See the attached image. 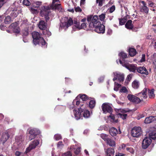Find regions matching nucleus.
Masks as SVG:
<instances>
[{"label":"nucleus","mask_w":156,"mask_h":156,"mask_svg":"<svg viewBox=\"0 0 156 156\" xmlns=\"http://www.w3.org/2000/svg\"><path fill=\"white\" fill-rule=\"evenodd\" d=\"M109 132L112 136H115L118 133L120 134L121 133L120 129H119V131H118L117 129L114 127L111 128L109 129Z\"/></svg>","instance_id":"22"},{"label":"nucleus","mask_w":156,"mask_h":156,"mask_svg":"<svg viewBox=\"0 0 156 156\" xmlns=\"http://www.w3.org/2000/svg\"><path fill=\"white\" fill-rule=\"evenodd\" d=\"M41 2H37L34 4L33 6L35 8H38L41 5Z\"/></svg>","instance_id":"45"},{"label":"nucleus","mask_w":156,"mask_h":156,"mask_svg":"<svg viewBox=\"0 0 156 156\" xmlns=\"http://www.w3.org/2000/svg\"><path fill=\"white\" fill-rule=\"evenodd\" d=\"M126 145L124 144H122L120 145L118 148V150H121L122 149L125 150L126 147Z\"/></svg>","instance_id":"47"},{"label":"nucleus","mask_w":156,"mask_h":156,"mask_svg":"<svg viewBox=\"0 0 156 156\" xmlns=\"http://www.w3.org/2000/svg\"><path fill=\"white\" fill-rule=\"evenodd\" d=\"M105 152L108 156H114V155L115 151L112 148H108Z\"/></svg>","instance_id":"25"},{"label":"nucleus","mask_w":156,"mask_h":156,"mask_svg":"<svg viewBox=\"0 0 156 156\" xmlns=\"http://www.w3.org/2000/svg\"><path fill=\"white\" fill-rule=\"evenodd\" d=\"M95 100H92L90 101L89 103V106L91 108H93L95 106Z\"/></svg>","instance_id":"36"},{"label":"nucleus","mask_w":156,"mask_h":156,"mask_svg":"<svg viewBox=\"0 0 156 156\" xmlns=\"http://www.w3.org/2000/svg\"><path fill=\"white\" fill-rule=\"evenodd\" d=\"M38 27L40 29L44 30L46 28V23L44 21L41 20L39 23Z\"/></svg>","instance_id":"26"},{"label":"nucleus","mask_w":156,"mask_h":156,"mask_svg":"<svg viewBox=\"0 0 156 156\" xmlns=\"http://www.w3.org/2000/svg\"><path fill=\"white\" fill-rule=\"evenodd\" d=\"M72 154L70 151H68L62 154V156H71Z\"/></svg>","instance_id":"54"},{"label":"nucleus","mask_w":156,"mask_h":156,"mask_svg":"<svg viewBox=\"0 0 156 156\" xmlns=\"http://www.w3.org/2000/svg\"><path fill=\"white\" fill-rule=\"evenodd\" d=\"M119 61L120 63L123 66L125 67L128 69L130 71L133 73H135L137 71V68L136 67V65L129 64L126 63H123L121 61V58L119 59Z\"/></svg>","instance_id":"5"},{"label":"nucleus","mask_w":156,"mask_h":156,"mask_svg":"<svg viewBox=\"0 0 156 156\" xmlns=\"http://www.w3.org/2000/svg\"><path fill=\"white\" fill-rule=\"evenodd\" d=\"M114 75H115L117 79L119 82H123L124 80V75L123 74L119 72H115L113 73Z\"/></svg>","instance_id":"23"},{"label":"nucleus","mask_w":156,"mask_h":156,"mask_svg":"<svg viewBox=\"0 0 156 156\" xmlns=\"http://www.w3.org/2000/svg\"><path fill=\"white\" fill-rule=\"evenodd\" d=\"M32 34L33 39V42L34 45L41 44L42 46L46 47L47 44L43 38L41 37L40 33L34 31L32 32Z\"/></svg>","instance_id":"2"},{"label":"nucleus","mask_w":156,"mask_h":156,"mask_svg":"<svg viewBox=\"0 0 156 156\" xmlns=\"http://www.w3.org/2000/svg\"><path fill=\"white\" fill-rule=\"evenodd\" d=\"M126 150L128 151L129 152L132 154L134 152L133 149L132 147H126Z\"/></svg>","instance_id":"49"},{"label":"nucleus","mask_w":156,"mask_h":156,"mask_svg":"<svg viewBox=\"0 0 156 156\" xmlns=\"http://www.w3.org/2000/svg\"><path fill=\"white\" fill-rule=\"evenodd\" d=\"M95 28L94 30L97 33H104L105 31V27L101 23L98 25H97V26L94 27Z\"/></svg>","instance_id":"16"},{"label":"nucleus","mask_w":156,"mask_h":156,"mask_svg":"<svg viewBox=\"0 0 156 156\" xmlns=\"http://www.w3.org/2000/svg\"><path fill=\"white\" fill-rule=\"evenodd\" d=\"M145 60V55L143 54L142 55V58L140 60V62H144Z\"/></svg>","instance_id":"61"},{"label":"nucleus","mask_w":156,"mask_h":156,"mask_svg":"<svg viewBox=\"0 0 156 156\" xmlns=\"http://www.w3.org/2000/svg\"><path fill=\"white\" fill-rule=\"evenodd\" d=\"M149 96L150 98H152L154 97V90H149L148 92Z\"/></svg>","instance_id":"42"},{"label":"nucleus","mask_w":156,"mask_h":156,"mask_svg":"<svg viewBox=\"0 0 156 156\" xmlns=\"http://www.w3.org/2000/svg\"><path fill=\"white\" fill-rule=\"evenodd\" d=\"M42 33L47 37H49L51 35V32L48 29H45L43 30Z\"/></svg>","instance_id":"34"},{"label":"nucleus","mask_w":156,"mask_h":156,"mask_svg":"<svg viewBox=\"0 0 156 156\" xmlns=\"http://www.w3.org/2000/svg\"><path fill=\"white\" fill-rule=\"evenodd\" d=\"M63 146V144H62V142L61 141L59 142L57 144V147L58 148H62Z\"/></svg>","instance_id":"53"},{"label":"nucleus","mask_w":156,"mask_h":156,"mask_svg":"<svg viewBox=\"0 0 156 156\" xmlns=\"http://www.w3.org/2000/svg\"><path fill=\"white\" fill-rule=\"evenodd\" d=\"M106 142L107 144L111 147L114 146L115 145V141L109 138L107 140Z\"/></svg>","instance_id":"31"},{"label":"nucleus","mask_w":156,"mask_h":156,"mask_svg":"<svg viewBox=\"0 0 156 156\" xmlns=\"http://www.w3.org/2000/svg\"><path fill=\"white\" fill-rule=\"evenodd\" d=\"M11 22V19L9 16L6 17L4 20L5 23L6 24H9Z\"/></svg>","instance_id":"38"},{"label":"nucleus","mask_w":156,"mask_h":156,"mask_svg":"<svg viewBox=\"0 0 156 156\" xmlns=\"http://www.w3.org/2000/svg\"><path fill=\"white\" fill-rule=\"evenodd\" d=\"M149 136L150 138L154 140H156V132H153L150 133L149 134Z\"/></svg>","instance_id":"37"},{"label":"nucleus","mask_w":156,"mask_h":156,"mask_svg":"<svg viewBox=\"0 0 156 156\" xmlns=\"http://www.w3.org/2000/svg\"><path fill=\"white\" fill-rule=\"evenodd\" d=\"M78 96H79V98H80L82 101H86L87 99V96L85 94H80Z\"/></svg>","instance_id":"35"},{"label":"nucleus","mask_w":156,"mask_h":156,"mask_svg":"<svg viewBox=\"0 0 156 156\" xmlns=\"http://www.w3.org/2000/svg\"><path fill=\"white\" fill-rule=\"evenodd\" d=\"M83 113V117L86 119L89 118L91 115V114L89 111L87 110H84L81 108H78L77 110H73V113L74 115V117L76 120L80 119L82 116L81 113Z\"/></svg>","instance_id":"3"},{"label":"nucleus","mask_w":156,"mask_h":156,"mask_svg":"<svg viewBox=\"0 0 156 156\" xmlns=\"http://www.w3.org/2000/svg\"><path fill=\"white\" fill-rule=\"evenodd\" d=\"M154 121H156V117L151 116L147 117L144 120V122L146 124L150 123Z\"/></svg>","instance_id":"24"},{"label":"nucleus","mask_w":156,"mask_h":156,"mask_svg":"<svg viewBox=\"0 0 156 156\" xmlns=\"http://www.w3.org/2000/svg\"><path fill=\"white\" fill-rule=\"evenodd\" d=\"M17 23H12L10 26V28H12V30L14 32L19 33L20 32V28L16 27Z\"/></svg>","instance_id":"27"},{"label":"nucleus","mask_w":156,"mask_h":156,"mask_svg":"<svg viewBox=\"0 0 156 156\" xmlns=\"http://www.w3.org/2000/svg\"><path fill=\"white\" fill-rule=\"evenodd\" d=\"M20 153L19 151H16L15 152V155L16 156H20Z\"/></svg>","instance_id":"64"},{"label":"nucleus","mask_w":156,"mask_h":156,"mask_svg":"<svg viewBox=\"0 0 156 156\" xmlns=\"http://www.w3.org/2000/svg\"><path fill=\"white\" fill-rule=\"evenodd\" d=\"M10 136L7 132L3 133L0 135V140L4 144L9 139Z\"/></svg>","instance_id":"14"},{"label":"nucleus","mask_w":156,"mask_h":156,"mask_svg":"<svg viewBox=\"0 0 156 156\" xmlns=\"http://www.w3.org/2000/svg\"><path fill=\"white\" fill-rule=\"evenodd\" d=\"M73 23V21L71 18L65 17L63 18V22L62 21L60 24V27L65 29L68 28Z\"/></svg>","instance_id":"4"},{"label":"nucleus","mask_w":156,"mask_h":156,"mask_svg":"<svg viewBox=\"0 0 156 156\" xmlns=\"http://www.w3.org/2000/svg\"><path fill=\"white\" fill-rule=\"evenodd\" d=\"M112 30L110 29H109L108 30V31H107V34L109 35H110L112 34Z\"/></svg>","instance_id":"62"},{"label":"nucleus","mask_w":156,"mask_h":156,"mask_svg":"<svg viewBox=\"0 0 156 156\" xmlns=\"http://www.w3.org/2000/svg\"><path fill=\"white\" fill-rule=\"evenodd\" d=\"M139 82L137 80H135L132 82V87L135 89H137L139 87Z\"/></svg>","instance_id":"28"},{"label":"nucleus","mask_w":156,"mask_h":156,"mask_svg":"<svg viewBox=\"0 0 156 156\" xmlns=\"http://www.w3.org/2000/svg\"><path fill=\"white\" fill-rule=\"evenodd\" d=\"M132 136L134 137H138L142 134L141 129L140 127H135L132 130Z\"/></svg>","instance_id":"6"},{"label":"nucleus","mask_w":156,"mask_h":156,"mask_svg":"<svg viewBox=\"0 0 156 156\" xmlns=\"http://www.w3.org/2000/svg\"><path fill=\"white\" fill-rule=\"evenodd\" d=\"M132 21L131 20H128L125 24V27L127 29H131L133 28Z\"/></svg>","instance_id":"29"},{"label":"nucleus","mask_w":156,"mask_h":156,"mask_svg":"<svg viewBox=\"0 0 156 156\" xmlns=\"http://www.w3.org/2000/svg\"><path fill=\"white\" fill-rule=\"evenodd\" d=\"M147 89L145 88L141 93L136 94V96L139 95V96L141 98L142 100L145 99L147 97Z\"/></svg>","instance_id":"20"},{"label":"nucleus","mask_w":156,"mask_h":156,"mask_svg":"<svg viewBox=\"0 0 156 156\" xmlns=\"http://www.w3.org/2000/svg\"><path fill=\"white\" fill-rule=\"evenodd\" d=\"M92 16H88L87 17V21L89 22H90V23L91 22L90 21H91V20H92Z\"/></svg>","instance_id":"59"},{"label":"nucleus","mask_w":156,"mask_h":156,"mask_svg":"<svg viewBox=\"0 0 156 156\" xmlns=\"http://www.w3.org/2000/svg\"><path fill=\"white\" fill-rule=\"evenodd\" d=\"M140 11L141 12H144L147 13L148 12L149 9L146 6H143L141 7Z\"/></svg>","instance_id":"33"},{"label":"nucleus","mask_w":156,"mask_h":156,"mask_svg":"<svg viewBox=\"0 0 156 156\" xmlns=\"http://www.w3.org/2000/svg\"><path fill=\"white\" fill-rule=\"evenodd\" d=\"M59 0H53L52 3L50 7L49 6H43L41 9L40 15L44 17L46 22L50 19H52L53 15L51 13V9L60 10L61 9V4H57Z\"/></svg>","instance_id":"1"},{"label":"nucleus","mask_w":156,"mask_h":156,"mask_svg":"<svg viewBox=\"0 0 156 156\" xmlns=\"http://www.w3.org/2000/svg\"><path fill=\"white\" fill-rule=\"evenodd\" d=\"M62 136L60 134H56L54 136V138L56 140H58L61 139Z\"/></svg>","instance_id":"44"},{"label":"nucleus","mask_w":156,"mask_h":156,"mask_svg":"<svg viewBox=\"0 0 156 156\" xmlns=\"http://www.w3.org/2000/svg\"><path fill=\"white\" fill-rule=\"evenodd\" d=\"M137 72L142 74L147 75L148 72L146 68L144 66H140L137 68Z\"/></svg>","instance_id":"21"},{"label":"nucleus","mask_w":156,"mask_h":156,"mask_svg":"<svg viewBox=\"0 0 156 156\" xmlns=\"http://www.w3.org/2000/svg\"><path fill=\"white\" fill-rule=\"evenodd\" d=\"M105 17V14H102L99 16L100 20L101 21L103 20Z\"/></svg>","instance_id":"51"},{"label":"nucleus","mask_w":156,"mask_h":156,"mask_svg":"<svg viewBox=\"0 0 156 156\" xmlns=\"http://www.w3.org/2000/svg\"><path fill=\"white\" fill-rule=\"evenodd\" d=\"M80 148L78 147L76 149V150L75 151V153L76 154H78L80 151Z\"/></svg>","instance_id":"58"},{"label":"nucleus","mask_w":156,"mask_h":156,"mask_svg":"<svg viewBox=\"0 0 156 156\" xmlns=\"http://www.w3.org/2000/svg\"><path fill=\"white\" fill-rule=\"evenodd\" d=\"M28 132L30 134L29 136V139L30 140L34 138L36 136L40 133V131L38 129L35 128L28 130Z\"/></svg>","instance_id":"9"},{"label":"nucleus","mask_w":156,"mask_h":156,"mask_svg":"<svg viewBox=\"0 0 156 156\" xmlns=\"http://www.w3.org/2000/svg\"><path fill=\"white\" fill-rule=\"evenodd\" d=\"M151 142V139L149 137H146L143 140L142 143V147L143 149L147 148Z\"/></svg>","instance_id":"15"},{"label":"nucleus","mask_w":156,"mask_h":156,"mask_svg":"<svg viewBox=\"0 0 156 156\" xmlns=\"http://www.w3.org/2000/svg\"><path fill=\"white\" fill-rule=\"evenodd\" d=\"M127 98L131 102L136 104L139 103L141 101L140 99L136 96L131 94H129L127 95Z\"/></svg>","instance_id":"11"},{"label":"nucleus","mask_w":156,"mask_h":156,"mask_svg":"<svg viewBox=\"0 0 156 156\" xmlns=\"http://www.w3.org/2000/svg\"><path fill=\"white\" fill-rule=\"evenodd\" d=\"M16 142L14 144L15 146H17L16 147L17 148H19L22 144L23 139L22 136H16Z\"/></svg>","instance_id":"17"},{"label":"nucleus","mask_w":156,"mask_h":156,"mask_svg":"<svg viewBox=\"0 0 156 156\" xmlns=\"http://www.w3.org/2000/svg\"><path fill=\"white\" fill-rule=\"evenodd\" d=\"M119 92L120 93H127L128 91L125 87H123L120 90Z\"/></svg>","instance_id":"41"},{"label":"nucleus","mask_w":156,"mask_h":156,"mask_svg":"<svg viewBox=\"0 0 156 156\" xmlns=\"http://www.w3.org/2000/svg\"><path fill=\"white\" fill-rule=\"evenodd\" d=\"M97 3H98L99 6H102L103 5V0H96Z\"/></svg>","instance_id":"56"},{"label":"nucleus","mask_w":156,"mask_h":156,"mask_svg":"<svg viewBox=\"0 0 156 156\" xmlns=\"http://www.w3.org/2000/svg\"><path fill=\"white\" fill-rule=\"evenodd\" d=\"M104 77L103 76H102L100 77L98 79V81L99 82H101L103 81L104 80Z\"/></svg>","instance_id":"63"},{"label":"nucleus","mask_w":156,"mask_h":156,"mask_svg":"<svg viewBox=\"0 0 156 156\" xmlns=\"http://www.w3.org/2000/svg\"><path fill=\"white\" fill-rule=\"evenodd\" d=\"M115 9V5H113L110 8L109 11L110 13H112L114 11Z\"/></svg>","instance_id":"50"},{"label":"nucleus","mask_w":156,"mask_h":156,"mask_svg":"<svg viewBox=\"0 0 156 156\" xmlns=\"http://www.w3.org/2000/svg\"><path fill=\"white\" fill-rule=\"evenodd\" d=\"M30 11L33 14H36L37 13V9L33 8H31Z\"/></svg>","instance_id":"55"},{"label":"nucleus","mask_w":156,"mask_h":156,"mask_svg":"<svg viewBox=\"0 0 156 156\" xmlns=\"http://www.w3.org/2000/svg\"><path fill=\"white\" fill-rule=\"evenodd\" d=\"M121 85L120 84L118 83H115L114 88V90L116 91H118L119 90V88L121 87Z\"/></svg>","instance_id":"40"},{"label":"nucleus","mask_w":156,"mask_h":156,"mask_svg":"<svg viewBox=\"0 0 156 156\" xmlns=\"http://www.w3.org/2000/svg\"><path fill=\"white\" fill-rule=\"evenodd\" d=\"M90 25L93 27L97 26V25L100 24L101 23L99 20L98 17L97 16H93L91 20V22L89 23Z\"/></svg>","instance_id":"18"},{"label":"nucleus","mask_w":156,"mask_h":156,"mask_svg":"<svg viewBox=\"0 0 156 156\" xmlns=\"http://www.w3.org/2000/svg\"><path fill=\"white\" fill-rule=\"evenodd\" d=\"M81 102V99L79 98V96H77L76 98L73 100V104L71 106L69 107L70 109H73L74 108V105L75 104L77 106H78L80 104Z\"/></svg>","instance_id":"19"},{"label":"nucleus","mask_w":156,"mask_h":156,"mask_svg":"<svg viewBox=\"0 0 156 156\" xmlns=\"http://www.w3.org/2000/svg\"><path fill=\"white\" fill-rule=\"evenodd\" d=\"M39 140L35 139L33 141L31 142L30 143L29 146L26 148L25 153L27 154L32 149L35 148L36 146L39 144Z\"/></svg>","instance_id":"7"},{"label":"nucleus","mask_w":156,"mask_h":156,"mask_svg":"<svg viewBox=\"0 0 156 156\" xmlns=\"http://www.w3.org/2000/svg\"><path fill=\"white\" fill-rule=\"evenodd\" d=\"M119 56L122 59V60L121 61L124 64L125 62L126 63L125 60H124V59L126 58L127 57V55L125 53L122 52L119 54Z\"/></svg>","instance_id":"30"},{"label":"nucleus","mask_w":156,"mask_h":156,"mask_svg":"<svg viewBox=\"0 0 156 156\" xmlns=\"http://www.w3.org/2000/svg\"><path fill=\"white\" fill-rule=\"evenodd\" d=\"M23 35L26 36L28 34V29H26V30H23L22 31Z\"/></svg>","instance_id":"48"},{"label":"nucleus","mask_w":156,"mask_h":156,"mask_svg":"<svg viewBox=\"0 0 156 156\" xmlns=\"http://www.w3.org/2000/svg\"><path fill=\"white\" fill-rule=\"evenodd\" d=\"M10 12V15L13 18L16 17L17 16L18 14V11L17 10L16 7H15L14 9L9 8L5 12L6 14H8L9 12Z\"/></svg>","instance_id":"12"},{"label":"nucleus","mask_w":156,"mask_h":156,"mask_svg":"<svg viewBox=\"0 0 156 156\" xmlns=\"http://www.w3.org/2000/svg\"><path fill=\"white\" fill-rule=\"evenodd\" d=\"M148 3L149 6L151 7H152L154 5V3L151 1H148Z\"/></svg>","instance_id":"60"},{"label":"nucleus","mask_w":156,"mask_h":156,"mask_svg":"<svg viewBox=\"0 0 156 156\" xmlns=\"http://www.w3.org/2000/svg\"><path fill=\"white\" fill-rule=\"evenodd\" d=\"M74 25L73 27V30L74 31L84 28L86 27V25L84 23H82L80 25V23L79 22L75 21L74 22Z\"/></svg>","instance_id":"10"},{"label":"nucleus","mask_w":156,"mask_h":156,"mask_svg":"<svg viewBox=\"0 0 156 156\" xmlns=\"http://www.w3.org/2000/svg\"><path fill=\"white\" fill-rule=\"evenodd\" d=\"M75 11L76 12H81L82 10L79 7L77 6L75 8Z\"/></svg>","instance_id":"57"},{"label":"nucleus","mask_w":156,"mask_h":156,"mask_svg":"<svg viewBox=\"0 0 156 156\" xmlns=\"http://www.w3.org/2000/svg\"><path fill=\"white\" fill-rule=\"evenodd\" d=\"M23 4L24 5L26 6H29L30 4V3L29 0H23Z\"/></svg>","instance_id":"46"},{"label":"nucleus","mask_w":156,"mask_h":156,"mask_svg":"<svg viewBox=\"0 0 156 156\" xmlns=\"http://www.w3.org/2000/svg\"><path fill=\"white\" fill-rule=\"evenodd\" d=\"M101 137L105 141H107L109 138H108V136L105 134H101Z\"/></svg>","instance_id":"39"},{"label":"nucleus","mask_w":156,"mask_h":156,"mask_svg":"<svg viewBox=\"0 0 156 156\" xmlns=\"http://www.w3.org/2000/svg\"><path fill=\"white\" fill-rule=\"evenodd\" d=\"M126 21L125 19L120 20L119 22V24L121 25H123L125 23Z\"/></svg>","instance_id":"52"},{"label":"nucleus","mask_w":156,"mask_h":156,"mask_svg":"<svg viewBox=\"0 0 156 156\" xmlns=\"http://www.w3.org/2000/svg\"><path fill=\"white\" fill-rule=\"evenodd\" d=\"M101 108L103 112L105 114L107 113L111 114L112 112V109L111 105L107 103H103L102 106Z\"/></svg>","instance_id":"8"},{"label":"nucleus","mask_w":156,"mask_h":156,"mask_svg":"<svg viewBox=\"0 0 156 156\" xmlns=\"http://www.w3.org/2000/svg\"><path fill=\"white\" fill-rule=\"evenodd\" d=\"M129 53L130 55L133 56L136 54V50L133 48H130L129 50Z\"/></svg>","instance_id":"32"},{"label":"nucleus","mask_w":156,"mask_h":156,"mask_svg":"<svg viewBox=\"0 0 156 156\" xmlns=\"http://www.w3.org/2000/svg\"><path fill=\"white\" fill-rule=\"evenodd\" d=\"M110 115H109V117L111 118V121L112 122H118L117 120H115V117L113 115L112 113L110 114Z\"/></svg>","instance_id":"43"},{"label":"nucleus","mask_w":156,"mask_h":156,"mask_svg":"<svg viewBox=\"0 0 156 156\" xmlns=\"http://www.w3.org/2000/svg\"><path fill=\"white\" fill-rule=\"evenodd\" d=\"M117 115L118 117H120L123 119H126L127 114L126 113V112L124 110L120 109L117 110Z\"/></svg>","instance_id":"13"}]
</instances>
